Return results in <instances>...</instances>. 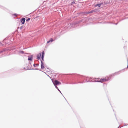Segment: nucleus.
I'll return each instance as SVG.
<instances>
[{"label": "nucleus", "instance_id": "1", "mask_svg": "<svg viewBox=\"0 0 128 128\" xmlns=\"http://www.w3.org/2000/svg\"><path fill=\"white\" fill-rule=\"evenodd\" d=\"M93 12V10H92L90 12H80L79 13V14H80V15H87L86 14H88L89 13H92Z\"/></svg>", "mask_w": 128, "mask_h": 128}, {"label": "nucleus", "instance_id": "2", "mask_svg": "<svg viewBox=\"0 0 128 128\" xmlns=\"http://www.w3.org/2000/svg\"><path fill=\"white\" fill-rule=\"evenodd\" d=\"M53 83L54 86H56L57 85L61 84V83L60 82H59L56 80H54Z\"/></svg>", "mask_w": 128, "mask_h": 128}, {"label": "nucleus", "instance_id": "3", "mask_svg": "<svg viewBox=\"0 0 128 128\" xmlns=\"http://www.w3.org/2000/svg\"><path fill=\"white\" fill-rule=\"evenodd\" d=\"M107 81L106 78H102L100 80V81H98V82H106Z\"/></svg>", "mask_w": 128, "mask_h": 128}, {"label": "nucleus", "instance_id": "4", "mask_svg": "<svg viewBox=\"0 0 128 128\" xmlns=\"http://www.w3.org/2000/svg\"><path fill=\"white\" fill-rule=\"evenodd\" d=\"M25 20L26 19L24 18H23L20 20V21L22 24H24Z\"/></svg>", "mask_w": 128, "mask_h": 128}, {"label": "nucleus", "instance_id": "5", "mask_svg": "<svg viewBox=\"0 0 128 128\" xmlns=\"http://www.w3.org/2000/svg\"><path fill=\"white\" fill-rule=\"evenodd\" d=\"M112 76V75H110L109 76H107L106 77V78L107 81H108L110 80V79L111 76Z\"/></svg>", "mask_w": 128, "mask_h": 128}, {"label": "nucleus", "instance_id": "6", "mask_svg": "<svg viewBox=\"0 0 128 128\" xmlns=\"http://www.w3.org/2000/svg\"><path fill=\"white\" fill-rule=\"evenodd\" d=\"M41 56V54L40 53L38 54L37 55V59L39 60L40 59V57Z\"/></svg>", "mask_w": 128, "mask_h": 128}, {"label": "nucleus", "instance_id": "7", "mask_svg": "<svg viewBox=\"0 0 128 128\" xmlns=\"http://www.w3.org/2000/svg\"><path fill=\"white\" fill-rule=\"evenodd\" d=\"M32 56H28V60H32Z\"/></svg>", "mask_w": 128, "mask_h": 128}, {"label": "nucleus", "instance_id": "8", "mask_svg": "<svg viewBox=\"0 0 128 128\" xmlns=\"http://www.w3.org/2000/svg\"><path fill=\"white\" fill-rule=\"evenodd\" d=\"M102 3H100L99 4H96L95 5V6L96 7L97 6H98V7L99 8L100 7V6H101V5H102Z\"/></svg>", "mask_w": 128, "mask_h": 128}, {"label": "nucleus", "instance_id": "9", "mask_svg": "<svg viewBox=\"0 0 128 128\" xmlns=\"http://www.w3.org/2000/svg\"><path fill=\"white\" fill-rule=\"evenodd\" d=\"M44 51H43L42 52V59L43 60V58L44 57Z\"/></svg>", "mask_w": 128, "mask_h": 128}, {"label": "nucleus", "instance_id": "10", "mask_svg": "<svg viewBox=\"0 0 128 128\" xmlns=\"http://www.w3.org/2000/svg\"><path fill=\"white\" fill-rule=\"evenodd\" d=\"M41 68L42 69H44V64L42 62L41 64Z\"/></svg>", "mask_w": 128, "mask_h": 128}, {"label": "nucleus", "instance_id": "11", "mask_svg": "<svg viewBox=\"0 0 128 128\" xmlns=\"http://www.w3.org/2000/svg\"><path fill=\"white\" fill-rule=\"evenodd\" d=\"M33 14V13L30 14V16H34V14L33 15L32 14Z\"/></svg>", "mask_w": 128, "mask_h": 128}, {"label": "nucleus", "instance_id": "12", "mask_svg": "<svg viewBox=\"0 0 128 128\" xmlns=\"http://www.w3.org/2000/svg\"><path fill=\"white\" fill-rule=\"evenodd\" d=\"M50 41L51 42H52L53 41V40H52V38H51L50 40Z\"/></svg>", "mask_w": 128, "mask_h": 128}, {"label": "nucleus", "instance_id": "13", "mask_svg": "<svg viewBox=\"0 0 128 128\" xmlns=\"http://www.w3.org/2000/svg\"><path fill=\"white\" fill-rule=\"evenodd\" d=\"M30 18H28V19H27L26 20V21H28L30 20Z\"/></svg>", "mask_w": 128, "mask_h": 128}, {"label": "nucleus", "instance_id": "14", "mask_svg": "<svg viewBox=\"0 0 128 128\" xmlns=\"http://www.w3.org/2000/svg\"><path fill=\"white\" fill-rule=\"evenodd\" d=\"M13 15L16 16L18 15L16 14H13Z\"/></svg>", "mask_w": 128, "mask_h": 128}, {"label": "nucleus", "instance_id": "15", "mask_svg": "<svg viewBox=\"0 0 128 128\" xmlns=\"http://www.w3.org/2000/svg\"><path fill=\"white\" fill-rule=\"evenodd\" d=\"M55 86V87H56V88L57 89H58V87L57 86H56H56Z\"/></svg>", "mask_w": 128, "mask_h": 128}, {"label": "nucleus", "instance_id": "16", "mask_svg": "<svg viewBox=\"0 0 128 128\" xmlns=\"http://www.w3.org/2000/svg\"><path fill=\"white\" fill-rule=\"evenodd\" d=\"M20 53H22V54H23V53H24V52L23 51H21L20 52Z\"/></svg>", "mask_w": 128, "mask_h": 128}, {"label": "nucleus", "instance_id": "17", "mask_svg": "<svg viewBox=\"0 0 128 128\" xmlns=\"http://www.w3.org/2000/svg\"><path fill=\"white\" fill-rule=\"evenodd\" d=\"M50 42V40H49V41H48L47 42V43H49V42Z\"/></svg>", "mask_w": 128, "mask_h": 128}, {"label": "nucleus", "instance_id": "18", "mask_svg": "<svg viewBox=\"0 0 128 128\" xmlns=\"http://www.w3.org/2000/svg\"><path fill=\"white\" fill-rule=\"evenodd\" d=\"M36 15H36L35 16H36Z\"/></svg>", "mask_w": 128, "mask_h": 128}]
</instances>
